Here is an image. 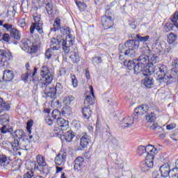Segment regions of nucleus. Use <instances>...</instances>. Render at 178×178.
I'll return each mask as SVG.
<instances>
[{"instance_id": "nucleus-2", "label": "nucleus", "mask_w": 178, "mask_h": 178, "mask_svg": "<svg viewBox=\"0 0 178 178\" xmlns=\"http://www.w3.org/2000/svg\"><path fill=\"white\" fill-rule=\"evenodd\" d=\"M50 42V48H51L53 51H58L60 49V47H62L64 52L69 54V52H70V48H72L73 44H74V36L67 35L65 39L63 36L59 35L56 38H51Z\"/></svg>"}, {"instance_id": "nucleus-18", "label": "nucleus", "mask_w": 178, "mask_h": 178, "mask_svg": "<svg viewBox=\"0 0 178 178\" xmlns=\"http://www.w3.org/2000/svg\"><path fill=\"white\" fill-rule=\"evenodd\" d=\"M61 24L62 20L60 19V17H56L54 22L53 28L50 29L51 32L55 33L56 31H59V30L62 29Z\"/></svg>"}, {"instance_id": "nucleus-62", "label": "nucleus", "mask_w": 178, "mask_h": 178, "mask_svg": "<svg viewBox=\"0 0 178 178\" xmlns=\"http://www.w3.org/2000/svg\"><path fill=\"white\" fill-rule=\"evenodd\" d=\"M46 123L49 126H52V124H54V121H52V119H51V118H47V119H46Z\"/></svg>"}, {"instance_id": "nucleus-28", "label": "nucleus", "mask_w": 178, "mask_h": 178, "mask_svg": "<svg viewBox=\"0 0 178 178\" xmlns=\"http://www.w3.org/2000/svg\"><path fill=\"white\" fill-rule=\"evenodd\" d=\"M2 113V110L0 109V113ZM9 115L4 114L0 116V124L8 125L9 124Z\"/></svg>"}, {"instance_id": "nucleus-48", "label": "nucleus", "mask_w": 178, "mask_h": 178, "mask_svg": "<svg viewBox=\"0 0 178 178\" xmlns=\"http://www.w3.org/2000/svg\"><path fill=\"white\" fill-rule=\"evenodd\" d=\"M60 32L62 33L63 35H69L70 34V31L69 30V28H61L60 29Z\"/></svg>"}, {"instance_id": "nucleus-6", "label": "nucleus", "mask_w": 178, "mask_h": 178, "mask_svg": "<svg viewBox=\"0 0 178 178\" xmlns=\"http://www.w3.org/2000/svg\"><path fill=\"white\" fill-rule=\"evenodd\" d=\"M29 143H30V140L25 136L20 140L12 141L11 143H10V145H11L13 151H19V149H25L26 148H27Z\"/></svg>"}, {"instance_id": "nucleus-41", "label": "nucleus", "mask_w": 178, "mask_h": 178, "mask_svg": "<svg viewBox=\"0 0 178 178\" xmlns=\"http://www.w3.org/2000/svg\"><path fill=\"white\" fill-rule=\"evenodd\" d=\"M107 136H108V139L112 143H113L114 145H119V142L118 141V140H116V138L113 137L112 136V134H111V132H108L107 133Z\"/></svg>"}, {"instance_id": "nucleus-54", "label": "nucleus", "mask_w": 178, "mask_h": 178, "mask_svg": "<svg viewBox=\"0 0 178 178\" xmlns=\"http://www.w3.org/2000/svg\"><path fill=\"white\" fill-rule=\"evenodd\" d=\"M3 29H6V30H7V31H10V33L12 32V31L14 29L13 27V26H12V24H4L3 25Z\"/></svg>"}, {"instance_id": "nucleus-27", "label": "nucleus", "mask_w": 178, "mask_h": 178, "mask_svg": "<svg viewBox=\"0 0 178 178\" xmlns=\"http://www.w3.org/2000/svg\"><path fill=\"white\" fill-rule=\"evenodd\" d=\"M170 20L172 23L168 22L164 26L163 31H165V33H169V31H172V30H173V27H176V25L175 24V22H174L173 20L172 19V15L170 17Z\"/></svg>"}, {"instance_id": "nucleus-26", "label": "nucleus", "mask_w": 178, "mask_h": 178, "mask_svg": "<svg viewBox=\"0 0 178 178\" xmlns=\"http://www.w3.org/2000/svg\"><path fill=\"white\" fill-rule=\"evenodd\" d=\"M147 67L145 65L140 64V63H137L136 65L134 66V70L135 74H138V73H143L144 70Z\"/></svg>"}, {"instance_id": "nucleus-49", "label": "nucleus", "mask_w": 178, "mask_h": 178, "mask_svg": "<svg viewBox=\"0 0 178 178\" xmlns=\"http://www.w3.org/2000/svg\"><path fill=\"white\" fill-rule=\"evenodd\" d=\"M52 51H54V49L51 47L46 51L45 58L47 59H51L52 56Z\"/></svg>"}, {"instance_id": "nucleus-31", "label": "nucleus", "mask_w": 178, "mask_h": 178, "mask_svg": "<svg viewBox=\"0 0 178 178\" xmlns=\"http://www.w3.org/2000/svg\"><path fill=\"white\" fill-rule=\"evenodd\" d=\"M82 113L85 119H90L91 118V108L87 106H84L82 109Z\"/></svg>"}, {"instance_id": "nucleus-16", "label": "nucleus", "mask_w": 178, "mask_h": 178, "mask_svg": "<svg viewBox=\"0 0 178 178\" xmlns=\"http://www.w3.org/2000/svg\"><path fill=\"white\" fill-rule=\"evenodd\" d=\"M149 106L147 104L139 106L134 109V113L138 116L145 115L146 112H148Z\"/></svg>"}, {"instance_id": "nucleus-56", "label": "nucleus", "mask_w": 178, "mask_h": 178, "mask_svg": "<svg viewBox=\"0 0 178 178\" xmlns=\"http://www.w3.org/2000/svg\"><path fill=\"white\" fill-rule=\"evenodd\" d=\"M33 176H34L33 171L29 170L24 174V178H31Z\"/></svg>"}, {"instance_id": "nucleus-8", "label": "nucleus", "mask_w": 178, "mask_h": 178, "mask_svg": "<svg viewBox=\"0 0 178 178\" xmlns=\"http://www.w3.org/2000/svg\"><path fill=\"white\" fill-rule=\"evenodd\" d=\"M36 162L39 166L40 172L44 175H48V173H49V168H48L44 156H42L41 154H38L36 156Z\"/></svg>"}, {"instance_id": "nucleus-10", "label": "nucleus", "mask_w": 178, "mask_h": 178, "mask_svg": "<svg viewBox=\"0 0 178 178\" xmlns=\"http://www.w3.org/2000/svg\"><path fill=\"white\" fill-rule=\"evenodd\" d=\"M102 24L104 29V30H108V29H111L112 26H113V20L112 19V17L110 15H104L102 17Z\"/></svg>"}, {"instance_id": "nucleus-13", "label": "nucleus", "mask_w": 178, "mask_h": 178, "mask_svg": "<svg viewBox=\"0 0 178 178\" xmlns=\"http://www.w3.org/2000/svg\"><path fill=\"white\" fill-rule=\"evenodd\" d=\"M170 171V165L168 163L163 164L159 168V172H161V177H169Z\"/></svg>"}, {"instance_id": "nucleus-45", "label": "nucleus", "mask_w": 178, "mask_h": 178, "mask_svg": "<svg viewBox=\"0 0 178 178\" xmlns=\"http://www.w3.org/2000/svg\"><path fill=\"white\" fill-rule=\"evenodd\" d=\"M172 20L175 23L176 28L178 29V12L176 11L172 15Z\"/></svg>"}, {"instance_id": "nucleus-44", "label": "nucleus", "mask_w": 178, "mask_h": 178, "mask_svg": "<svg viewBox=\"0 0 178 178\" xmlns=\"http://www.w3.org/2000/svg\"><path fill=\"white\" fill-rule=\"evenodd\" d=\"M0 108H2V111H9L10 109V104L8 102H1L0 104Z\"/></svg>"}, {"instance_id": "nucleus-21", "label": "nucleus", "mask_w": 178, "mask_h": 178, "mask_svg": "<svg viewBox=\"0 0 178 178\" xmlns=\"http://www.w3.org/2000/svg\"><path fill=\"white\" fill-rule=\"evenodd\" d=\"M136 62L147 67L149 65V56L143 54L136 59Z\"/></svg>"}, {"instance_id": "nucleus-64", "label": "nucleus", "mask_w": 178, "mask_h": 178, "mask_svg": "<svg viewBox=\"0 0 178 178\" xmlns=\"http://www.w3.org/2000/svg\"><path fill=\"white\" fill-rule=\"evenodd\" d=\"M86 77L88 80H90L91 79V76H90V71L88 70H86Z\"/></svg>"}, {"instance_id": "nucleus-57", "label": "nucleus", "mask_w": 178, "mask_h": 178, "mask_svg": "<svg viewBox=\"0 0 178 178\" xmlns=\"http://www.w3.org/2000/svg\"><path fill=\"white\" fill-rule=\"evenodd\" d=\"M161 46H157L156 47H154L153 48V51L154 52H155V54H156L157 55H159V54H161V52H162V50L161 49Z\"/></svg>"}, {"instance_id": "nucleus-14", "label": "nucleus", "mask_w": 178, "mask_h": 178, "mask_svg": "<svg viewBox=\"0 0 178 178\" xmlns=\"http://www.w3.org/2000/svg\"><path fill=\"white\" fill-rule=\"evenodd\" d=\"M12 138L14 140L13 141H20L22 138L26 137V134L22 129L16 130L14 133L10 134Z\"/></svg>"}, {"instance_id": "nucleus-24", "label": "nucleus", "mask_w": 178, "mask_h": 178, "mask_svg": "<svg viewBox=\"0 0 178 178\" xmlns=\"http://www.w3.org/2000/svg\"><path fill=\"white\" fill-rule=\"evenodd\" d=\"M75 136L76 135H74V132H73V131H68L63 135V138H65L67 143H72Z\"/></svg>"}, {"instance_id": "nucleus-40", "label": "nucleus", "mask_w": 178, "mask_h": 178, "mask_svg": "<svg viewBox=\"0 0 178 178\" xmlns=\"http://www.w3.org/2000/svg\"><path fill=\"white\" fill-rule=\"evenodd\" d=\"M92 63L94 65V66L100 65V63H102V58H101L100 56L92 57Z\"/></svg>"}, {"instance_id": "nucleus-61", "label": "nucleus", "mask_w": 178, "mask_h": 178, "mask_svg": "<svg viewBox=\"0 0 178 178\" xmlns=\"http://www.w3.org/2000/svg\"><path fill=\"white\" fill-rule=\"evenodd\" d=\"M51 115L54 119H56V118H58V115H59V111H58V109H54L52 111Z\"/></svg>"}, {"instance_id": "nucleus-50", "label": "nucleus", "mask_w": 178, "mask_h": 178, "mask_svg": "<svg viewBox=\"0 0 178 178\" xmlns=\"http://www.w3.org/2000/svg\"><path fill=\"white\" fill-rule=\"evenodd\" d=\"M33 127V120H29L26 123V130L29 133V134H31V127Z\"/></svg>"}, {"instance_id": "nucleus-30", "label": "nucleus", "mask_w": 178, "mask_h": 178, "mask_svg": "<svg viewBox=\"0 0 178 178\" xmlns=\"http://www.w3.org/2000/svg\"><path fill=\"white\" fill-rule=\"evenodd\" d=\"M10 161L6 155H0V168H6Z\"/></svg>"}, {"instance_id": "nucleus-12", "label": "nucleus", "mask_w": 178, "mask_h": 178, "mask_svg": "<svg viewBox=\"0 0 178 178\" xmlns=\"http://www.w3.org/2000/svg\"><path fill=\"white\" fill-rule=\"evenodd\" d=\"M90 92L92 94L91 96H86L84 100V106L90 107L91 105H94L95 103V96H94V88L92 86H90Z\"/></svg>"}, {"instance_id": "nucleus-15", "label": "nucleus", "mask_w": 178, "mask_h": 178, "mask_svg": "<svg viewBox=\"0 0 178 178\" xmlns=\"http://www.w3.org/2000/svg\"><path fill=\"white\" fill-rule=\"evenodd\" d=\"M133 124H134V119L133 117L127 116L122 120L121 122V127L128 129V127H131Z\"/></svg>"}, {"instance_id": "nucleus-25", "label": "nucleus", "mask_w": 178, "mask_h": 178, "mask_svg": "<svg viewBox=\"0 0 178 178\" xmlns=\"http://www.w3.org/2000/svg\"><path fill=\"white\" fill-rule=\"evenodd\" d=\"M13 71L6 70L3 72V79L6 81H10L13 80Z\"/></svg>"}, {"instance_id": "nucleus-37", "label": "nucleus", "mask_w": 178, "mask_h": 178, "mask_svg": "<svg viewBox=\"0 0 178 178\" xmlns=\"http://www.w3.org/2000/svg\"><path fill=\"white\" fill-rule=\"evenodd\" d=\"M70 58L73 63H79V62H80V56L78 53H72L70 55Z\"/></svg>"}, {"instance_id": "nucleus-47", "label": "nucleus", "mask_w": 178, "mask_h": 178, "mask_svg": "<svg viewBox=\"0 0 178 178\" xmlns=\"http://www.w3.org/2000/svg\"><path fill=\"white\" fill-rule=\"evenodd\" d=\"M26 25V18H21L19 19L18 26H19V27H21L22 29H24Z\"/></svg>"}, {"instance_id": "nucleus-42", "label": "nucleus", "mask_w": 178, "mask_h": 178, "mask_svg": "<svg viewBox=\"0 0 178 178\" xmlns=\"http://www.w3.org/2000/svg\"><path fill=\"white\" fill-rule=\"evenodd\" d=\"M74 102V97L73 96H67L64 99V104L67 106Z\"/></svg>"}, {"instance_id": "nucleus-60", "label": "nucleus", "mask_w": 178, "mask_h": 178, "mask_svg": "<svg viewBox=\"0 0 178 178\" xmlns=\"http://www.w3.org/2000/svg\"><path fill=\"white\" fill-rule=\"evenodd\" d=\"M75 1V3L76 5V6H78V8H80V6H81L83 5V3L80 1V0H74ZM83 2H88V1L90 0H82Z\"/></svg>"}, {"instance_id": "nucleus-17", "label": "nucleus", "mask_w": 178, "mask_h": 178, "mask_svg": "<svg viewBox=\"0 0 178 178\" xmlns=\"http://www.w3.org/2000/svg\"><path fill=\"white\" fill-rule=\"evenodd\" d=\"M66 153H58L56 158H55V163L57 164L58 166H60V165H63L65 162H66Z\"/></svg>"}, {"instance_id": "nucleus-1", "label": "nucleus", "mask_w": 178, "mask_h": 178, "mask_svg": "<svg viewBox=\"0 0 178 178\" xmlns=\"http://www.w3.org/2000/svg\"><path fill=\"white\" fill-rule=\"evenodd\" d=\"M40 76H42L40 87L43 89V92L46 97H50L52 99H56V94H62L63 86L62 84L57 83L56 87H49V84L54 80V74L51 72V70L47 66H42L40 68Z\"/></svg>"}, {"instance_id": "nucleus-3", "label": "nucleus", "mask_w": 178, "mask_h": 178, "mask_svg": "<svg viewBox=\"0 0 178 178\" xmlns=\"http://www.w3.org/2000/svg\"><path fill=\"white\" fill-rule=\"evenodd\" d=\"M137 152L139 156H144L145 158L153 156V159H154L157 150L152 145H148L146 147L141 145L138 147Z\"/></svg>"}, {"instance_id": "nucleus-39", "label": "nucleus", "mask_w": 178, "mask_h": 178, "mask_svg": "<svg viewBox=\"0 0 178 178\" xmlns=\"http://www.w3.org/2000/svg\"><path fill=\"white\" fill-rule=\"evenodd\" d=\"M146 120L149 123H152L156 120V117L155 116V113H151L146 115Z\"/></svg>"}, {"instance_id": "nucleus-46", "label": "nucleus", "mask_w": 178, "mask_h": 178, "mask_svg": "<svg viewBox=\"0 0 178 178\" xmlns=\"http://www.w3.org/2000/svg\"><path fill=\"white\" fill-rule=\"evenodd\" d=\"M71 80H72L73 88H76L79 85L77 79L76 78V75L71 74Z\"/></svg>"}, {"instance_id": "nucleus-23", "label": "nucleus", "mask_w": 178, "mask_h": 178, "mask_svg": "<svg viewBox=\"0 0 178 178\" xmlns=\"http://www.w3.org/2000/svg\"><path fill=\"white\" fill-rule=\"evenodd\" d=\"M80 141L82 148H87L88 144L91 143V140H90V138H88V135L86 134L81 138Z\"/></svg>"}, {"instance_id": "nucleus-29", "label": "nucleus", "mask_w": 178, "mask_h": 178, "mask_svg": "<svg viewBox=\"0 0 178 178\" xmlns=\"http://www.w3.org/2000/svg\"><path fill=\"white\" fill-rule=\"evenodd\" d=\"M143 83L144 86L147 87V88H151L152 86H154V79L149 77V76H146L143 80Z\"/></svg>"}, {"instance_id": "nucleus-22", "label": "nucleus", "mask_w": 178, "mask_h": 178, "mask_svg": "<svg viewBox=\"0 0 178 178\" xmlns=\"http://www.w3.org/2000/svg\"><path fill=\"white\" fill-rule=\"evenodd\" d=\"M120 53L124 54L126 56H128V58H135V56L137 55L136 50L130 48H128L127 49H121Z\"/></svg>"}, {"instance_id": "nucleus-63", "label": "nucleus", "mask_w": 178, "mask_h": 178, "mask_svg": "<svg viewBox=\"0 0 178 178\" xmlns=\"http://www.w3.org/2000/svg\"><path fill=\"white\" fill-rule=\"evenodd\" d=\"M175 124H168L166 126L167 130H172V129H175Z\"/></svg>"}, {"instance_id": "nucleus-43", "label": "nucleus", "mask_w": 178, "mask_h": 178, "mask_svg": "<svg viewBox=\"0 0 178 178\" xmlns=\"http://www.w3.org/2000/svg\"><path fill=\"white\" fill-rule=\"evenodd\" d=\"M170 178H178V168H173L170 172Z\"/></svg>"}, {"instance_id": "nucleus-52", "label": "nucleus", "mask_w": 178, "mask_h": 178, "mask_svg": "<svg viewBox=\"0 0 178 178\" xmlns=\"http://www.w3.org/2000/svg\"><path fill=\"white\" fill-rule=\"evenodd\" d=\"M143 55H147V56H149L151 55V49H149V47L147 46L146 47H144L143 49Z\"/></svg>"}, {"instance_id": "nucleus-59", "label": "nucleus", "mask_w": 178, "mask_h": 178, "mask_svg": "<svg viewBox=\"0 0 178 178\" xmlns=\"http://www.w3.org/2000/svg\"><path fill=\"white\" fill-rule=\"evenodd\" d=\"M64 74H66V70L65 68H60L58 74V77H61V76H64Z\"/></svg>"}, {"instance_id": "nucleus-35", "label": "nucleus", "mask_w": 178, "mask_h": 178, "mask_svg": "<svg viewBox=\"0 0 178 178\" xmlns=\"http://www.w3.org/2000/svg\"><path fill=\"white\" fill-rule=\"evenodd\" d=\"M10 35L13 38H14V40H17V41H19L22 37L20 32H19L17 29H13L11 31Z\"/></svg>"}, {"instance_id": "nucleus-9", "label": "nucleus", "mask_w": 178, "mask_h": 178, "mask_svg": "<svg viewBox=\"0 0 178 178\" xmlns=\"http://www.w3.org/2000/svg\"><path fill=\"white\" fill-rule=\"evenodd\" d=\"M12 53L9 51L0 49V66L3 67L8 66V60L12 59Z\"/></svg>"}, {"instance_id": "nucleus-38", "label": "nucleus", "mask_w": 178, "mask_h": 178, "mask_svg": "<svg viewBox=\"0 0 178 178\" xmlns=\"http://www.w3.org/2000/svg\"><path fill=\"white\" fill-rule=\"evenodd\" d=\"M45 9L49 15H51L54 13V5H52L51 2H48L46 3Z\"/></svg>"}, {"instance_id": "nucleus-34", "label": "nucleus", "mask_w": 178, "mask_h": 178, "mask_svg": "<svg viewBox=\"0 0 178 178\" xmlns=\"http://www.w3.org/2000/svg\"><path fill=\"white\" fill-rule=\"evenodd\" d=\"M131 38H137V40H138L139 41H142V42H147V41L149 40V35L140 36V35L133 34L131 35Z\"/></svg>"}, {"instance_id": "nucleus-11", "label": "nucleus", "mask_w": 178, "mask_h": 178, "mask_svg": "<svg viewBox=\"0 0 178 178\" xmlns=\"http://www.w3.org/2000/svg\"><path fill=\"white\" fill-rule=\"evenodd\" d=\"M124 47L136 51L140 47V40L137 39L129 40L124 42Z\"/></svg>"}, {"instance_id": "nucleus-33", "label": "nucleus", "mask_w": 178, "mask_h": 178, "mask_svg": "<svg viewBox=\"0 0 178 178\" xmlns=\"http://www.w3.org/2000/svg\"><path fill=\"white\" fill-rule=\"evenodd\" d=\"M176 41H177V35L173 33H170L168 35V42L170 45H172V44H174Z\"/></svg>"}, {"instance_id": "nucleus-19", "label": "nucleus", "mask_w": 178, "mask_h": 178, "mask_svg": "<svg viewBox=\"0 0 178 178\" xmlns=\"http://www.w3.org/2000/svg\"><path fill=\"white\" fill-rule=\"evenodd\" d=\"M74 170H81V168H83L84 163V159L81 156H79L74 160Z\"/></svg>"}, {"instance_id": "nucleus-36", "label": "nucleus", "mask_w": 178, "mask_h": 178, "mask_svg": "<svg viewBox=\"0 0 178 178\" xmlns=\"http://www.w3.org/2000/svg\"><path fill=\"white\" fill-rule=\"evenodd\" d=\"M136 62H137V60L134 59L133 60H129L128 62L125 61L124 65V66H127L129 70H131V69H133V67L134 68V66H136Z\"/></svg>"}, {"instance_id": "nucleus-32", "label": "nucleus", "mask_w": 178, "mask_h": 178, "mask_svg": "<svg viewBox=\"0 0 178 178\" xmlns=\"http://www.w3.org/2000/svg\"><path fill=\"white\" fill-rule=\"evenodd\" d=\"M158 62H159V57L156 54L149 56V65L154 66Z\"/></svg>"}, {"instance_id": "nucleus-51", "label": "nucleus", "mask_w": 178, "mask_h": 178, "mask_svg": "<svg viewBox=\"0 0 178 178\" xmlns=\"http://www.w3.org/2000/svg\"><path fill=\"white\" fill-rule=\"evenodd\" d=\"M35 73H37V69L35 67L34 68L33 72H27L25 81H27V79H29V77H34V76H35Z\"/></svg>"}, {"instance_id": "nucleus-20", "label": "nucleus", "mask_w": 178, "mask_h": 178, "mask_svg": "<svg viewBox=\"0 0 178 178\" xmlns=\"http://www.w3.org/2000/svg\"><path fill=\"white\" fill-rule=\"evenodd\" d=\"M57 124L60 127L61 130H67L69 129V122L64 118H60L57 119Z\"/></svg>"}, {"instance_id": "nucleus-4", "label": "nucleus", "mask_w": 178, "mask_h": 178, "mask_svg": "<svg viewBox=\"0 0 178 178\" xmlns=\"http://www.w3.org/2000/svg\"><path fill=\"white\" fill-rule=\"evenodd\" d=\"M21 48L28 54H35L38 51V44H34L29 39H23L21 42Z\"/></svg>"}, {"instance_id": "nucleus-53", "label": "nucleus", "mask_w": 178, "mask_h": 178, "mask_svg": "<svg viewBox=\"0 0 178 178\" xmlns=\"http://www.w3.org/2000/svg\"><path fill=\"white\" fill-rule=\"evenodd\" d=\"M7 125H3V127L0 129L2 134H6V133H10V129L6 127Z\"/></svg>"}, {"instance_id": "nucleus-58", "label": "nucleus", "mask_w": 178, "mask_h": 178, "mask_svg": "<svg viewBox=\"0 0 178 178\" xmlns=\"http://www.w3.org/2000/svg\"><path fill=\"white\" fill-rule=\"evenodd\" d=\"M129 26L133 30H136L137 29V22L136 21H132L129 22Z\"/></svg>"}, {"instance_id": "nucleus-5", "label": "nucleus", "mask_w": 178, "mask_h": 178, "mask_svg": "<svg viewBox=\"0 0 178 178\" xmlns=\"http://www.w3.org/2000/svg\"><path fill=\"white\" fill-rule=\"evenodd\" d=\"M43 24L44 23L41 21V15H34L33 22L30 27L31 34H34L35 30H37L39 34H42V33H44V31H42Z\"/></svg>"}, {"instance_id": "nucleus-7", "label": "nucleus", "mask_w": 178, "mask_h": 178, "mask_svg": "<svg viewBox=\"0 0 178 178\" xmlns=\"http://www.w3.org/2000/svg\"><path fill=\"white\" fill-rule=\"evenodd\" d=\"M145 158V161L140 164V169L143 173H147L148 170L154 168V156H148Z\"/></svg>"}, {"instance_id": "nucleus-55", "label": "nucleus", "mask_w": 178, "mask_h": 178, "mask_svg": "<svg viewBox=\"0 0 178 178\" xmlns=\"http://www.w3.org/2000/svg\"><path fill=\"white\" fill-rule=\"evenodd\" d=\"M2 40L5 42H9V41H10V36L8 33H4L3 35Z\"/></svg>"}]
</instances>
